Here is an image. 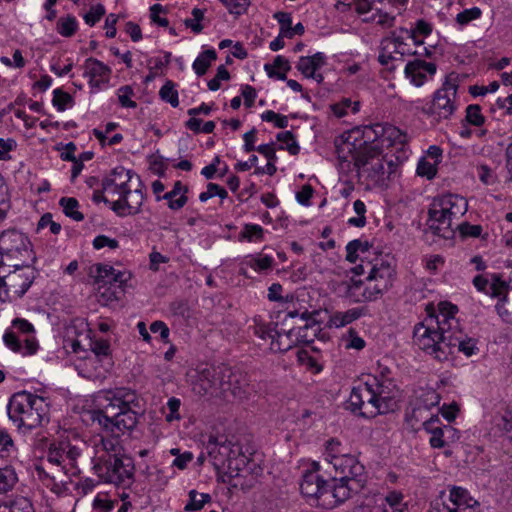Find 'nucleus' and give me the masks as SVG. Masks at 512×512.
I'll use <instances>...</instances> for the list:
<instances>
[{
    "label": "nucleus",
    "instance_id": "obj_21",
    "mask_svg": "<svg viewBox=\"0 0 512 512\" xmlns=\"http://www.w3.org/2000/svg\"><path fill=\"white\" fill-rule=\"evenodd\" d=\"M331 464L336 471H340L343 474L342 477L366 480L364 466L353 455L345 453L335 457Z\"/></svg>",
    "mask_w": 512,
    "mask_h": 512
},
{
    "label": "nucleus",
    "instance_id": "obj_37",
    "mask_svg": "<svg viewBox=\"0 0 512 512\" xmlns=\"http://www.w3.org/2000/svg\"><path fill=\"white\" fill-rule=\"evenodd\" d=\"M90 349L97 361L106 360V365L110 366V343L105 339H91Z\"/></svg>",
    "mask_w": 512,
    "mask_h": 512
},
{
    "label": "nucleus",
    "instance_id": "obj_12",
    "mask_svg": "<svg viewBox=\"0 0 512 512\" xmlns=\"http://www.w3.org/2000/svg\"><path fill=\"white\" fill-rule=\"evenodd\" d=\"M458 85V74L447 75L442 86L435 91L431 104L423 108V112L436 121L449 119L457 110Z\"/></svg>",
    "mask_w": 512,
    "mask_h": 512
},
{
    "label": "nucleus",
    "instance_id": "obj_10",
    "mask_svg": "<svg viewBox=\"0 0 512 512\" xmlns=\"http://www.w3.org/2000/svg\"><path fill=\"white\" fill-rule=\"evenodd\" d=\"M395 267V260L389 254H380L373 258L366 277L367 285L362 293L364 300H376L392 286L396 275Z\"/></svg>",
    "mask_w": 512,
    "mask_h": 512
},
{
    "label": "nucleus",
    "instance_id": "obj_49",
    "mask_svg": "<svg viewBox=\"0 0 512 512\" xmlns=\"http://www.w3.org/2000/svg\"><path fill=\"white\" fill-rule=\"evenodd\" d=\"M264 230L258 224H245L243 227L240 237L246 239L249 242L258 241L263 238Z\"/></svg>",
    "mask_w": 512,
    "mask_h": 512
},
{
    "label": "nucleus",
    "instance_id": "obj_1",
    "mask_svg": "<svg viewBox=\"0 0 512 512\" xmlns=\"http://www.w3.org/2000/svg\"><path fill=\"white\" fill-rule=\"evenodd\" d=\"M92 470L99 481L116 486L133 482L135 465L117 436H100L93 442Z\"/></svg>",
    "mask_w": 512,
    "mask_h": 512
},
{
    "label": "nucleus",
    "instance_id": "obj_55",
    "mask_svg": "<svg viewBox=\"0 0 512 512\" xmlns=\"http://www.w3.org/2000/svg\"><path fill=\"white\" fill-rule=\"evenodd\" d=\"M461 122L466 123V125L480 127V105H469L466 108V116Z\"/></svg>",
    "mask_w": 512,
    "mask_h": 512
},
{
    "label": "nucleus",
    "instance_id": "obj_8",
    "mask_svg": "<svg viewBox=\"0 0 512 512\" xmlns=\"http://www.w3.org/2000/svg\"><path fill=\"white\" fill-rule=\"evenodd\" d=\"M35 262L36 255L28 236L16 229L0 233V267L21 268Z\"/></svg>",
    "mask_w": 512,
    "mask_h": 512
},
{
    "label": "nucleus",
    "instance_id": "obj_52",
    "mask_svg": "<svg viewBox=\"0 0 512 512\" xmlns=\"http://www.w3.org/2000/svg\"><path fill=\"white\" fill-rule=\"evenodd\" d=\"M134 91L131 86L125 85L118 89V100L122 107L136 108L137 103L131 99Z\"/></svg>",
    "mask_w": 512,
    "mask_h": 512
},
{
    "label": "nucleus",
    "instance_id": "obj_63",
    "mask_svg": "<svg viewBox=\"0 0 512 512\" xmlns=\"http://www.w3.org/2000/svg\"><path fill=\"white\" fill-rule=\"evenodd\" d=\"M93 247L96 250L102 249L104 247H109L110 249H116L119 247V242L116 239L109 238L106 235H98L93 240Z\"/></svg>",
    "mask_w": 512,
    "mask_h": 512
},
{
    "label": "nucleus",
    "instance_id": "obj_61",
    "mask_svg": "<svg viewBox=\"0 0 512 512\" xmlns=\"http://www.w3.org/2000/svg\"><path fill=\"white\" fill-rule=\"evenodd\" d=\"M49 227L52 234H59L61 231V225L52 220V215L50 213L44 214L37 225V230L43 229L45 227Z\"/></svg>",
    "mask_w": 512,
    "mask_h": 512
},
{
    "label": "nucleus",
    "instance_id": "obj_34",
    "mask_svg": "<svg viewBox=\"0 0 512 512\" xmlns=\"http://www.w3.org/2000/svg\"><path fill=\"white\" fill-rule=\"evenodd\" d=\"M493 423V429H497L495 434L499 432L500 436L512 442V410H505L503 413L494 416Z\"/></svg>",
    "mask_w": 512,
    "mask_h": 512
},
{
    "label": "nucleus",
    "instance_id": "obj_7",
    "mask_svg": "<svg viewBox=\"0 0 512 512\" xmlns=\"http://www.w3.org/2000/svg\"><path fill=\"white\" fill-rule=\"evenodd\" d=\"M10 420L19 428L34 429L48 421V404L43 397L27 391L12 395L7 405Z\"/></svg>",
    "mask_w": 512,
    "mask_h": 512
},
{
    "label": "nucleus",
    "instance_id": "obj_23",
    "mask_svg": "<svg viewBox=\"0 0 512 512\" xmlns=\"http://www.w3.org/2000/svg\"><path fill=\"white\" fill-rule=\"evenodd\" d=\"M436 72V65L432 62L414 60L406 64L405 75L415 86H421L426 81V73L433 75Z\"/></svg>",
    "mask_w": 512,
    "mask_h": 512
},
{
    "label": "nucleus",
    "instance_id": "obj_44",
    "mask_svg": "<svg viewBox=\"0 0 512 512\" xmlns=\"http://www.w3.org/2000/svg\"><path fill=\"white\" fill-rule=\"evenodd\" d=\"M277 140L286 144V146H280V149H286L291 155H297L300 152V146L298 145L294 134L291 131H284L277 134Z\"/></svg>",
    "mask_w": 512,
    "mask_h": 512
},
{
    "label": "nucleus",
    "instance_id": "obj_62",
    "mask_svg": "<svg viewBox=\"0 0 512 512\" xmlns=\"http://www.w3.org/2000/svg\"><path fill=\"white\" fill-rule=\"evenodd\" d=\"M230 13L240 15L246 10L249 4L248 0H220Z\"/></svg>",
    "mask_w": 512,
    "mask_h": 512
},
{
    "label": "nucleus",
    "instance_id": "obj_54",
    "mask_svg": "<svg viewBox=\"0 0 512 512\" xmlns=\"http://www.w3.org/2000/svg\"><path fill=\"white\" fill-rule=\"evenodd\" d=\"M105 8L102 4L92 6L84 15V21L89 26H94L105 15Z\"/></svg>",
    "mask_w": 512,
    "mask_h": 512
},
{
    "label": "nucleus",
    "instance_id": "obj_51",
    "mask_svg": "<svg viewBox=\"0 0 512 512\" xmlns=\"http://www.w3.org/2000/svg\"><path fill=\"white\" fill-rule=\"evenodd\" d=\"M214 196H218L221 199H225L227 198L228 193L222 186L216 183H208L207 190L199 195V200L201 202H206L208 199Z\"/></svg>",
    "mask_w": 512,
    "mask_h": 512
},
{
    "label": "nucleus",
    "instance_id": "obj_41",
    "mask_svg": "<svg viewBox=\"0 0 512 512\" xmlns=\"http://www.w3.org/2000/svg\"><path fill=\"white\" fill-rule=\"evenodd\" d=\"M374 10L375 12L363 19L365 22H374L384 28L392 27L394 25L395 16L383 11L382 9L376 8Z\"/></svg>",
    "mask_w": 512,
    "mask_h": 512
},
{
    "label": "nucleus",
    "instance_id": "obj_53",
    "mask_svg": "<svg viewBox=\"0 0 512 512\" xmlns=\"http://www.w3.org/2000/svg\"><path fill=\"white\" fill-rule=\"evenodd\" d=\"M436 165V162L430 163L426 159L422 158L417 165V174L431 180L437 173Z\"/></svg>",
    "mask_w": 512,
    "mask_h": 512
},
{
    "label": "nucleus",
    "instance_id": "obj_30",
    "mask_svg": "<svg viewBox=\"0 0 512 512\" xmlns=\"http://www.w3.org/2000/svg\"><path fill=\"white\" fill-rule=\"evenodd\" d=\"M227 470L230 477H239L244 472L252 470L250 468V460L238 450H235V454H231L226 462Z\"/></svg>",
    "mask_w": 512,
    "mask_h": 512
},
{
    "label": "nucleus",
    "instance_id": "obj_15",
    "mask_svg": "<svg viewBox=\"0 0 512 512\" xmlns=\"http://www.w3.org/2000/svg\"><path fill=\"white\" fill-rule=\"evenodd\" d=\"M221 374V395L224 397L231 395L239 400H242L249 395L250 385L246 373L222 366Z\"/></svg>",
    "mask_w": 512,
    "mask_h": 512
},
{
    "label": "nucleus",
    "instance_id": "obj_4",
    "mask_svg": "<svg viewBox=\"0 0 512 512\" xmlns=\"http://www.w3.org/2000/svg\"><path fill=\"white\" fill-rule=\"evenodd\" d=\"M430 305L427 306L428 317L425 321L415 325L413 330V343L427 354L439 360L444 336L450 334V330L456 327V305L441 301L438 303V314L430 312ZM434 311V309L432 308Z\"/></svg>",
    "mask_w": 512,
    "mask_h": 512
},
{
    "label": "nucleus",
    "instance_id": "obj_58",
    "mask_svg": "<svg viewBox=\"0 0 512 512\" xmlns=\"http://www.w3.org/2000/svg\"><path fill=\"white\" fill-rule=\"evenodd\" d=\"M334 486V478L329 480L324 479L323 485H321V493L319 496H316V499L323 500L324 503L332 505L333 504V487Z\"/></svg>",
    "mask_w": 512,
    "mask_h": 512
},
{
    "label": "nucleus",
    "instance_id": "obj_13",
    "mask_svg": "<svg viewBox=\"0 0 512 512\" xmlns=\"http://www.w3.org/2000/svg\"><path fill=\"white\" fill-rule=\"evenodd\" d=\"M348 404L354 414L365 418H373L389 411L388 405L378 403L372 386H369L368 383L352 389Z\"/></svg>",
    "mask_w": 512,
    "mask_h": 512
},
{
    "label": "nucleus",
    "instance_id": "obj_26",
    "mask_svg": "<svg viewBox=\"0 0 512 512\" xmlns=\"http://www.w3.org/2000/svg\"><path fill=\"white\" fill-rule=\"evenodd\" d=\"M326 64V56L322 52H317L312 56H302L296 65V68L301 74L309 78L313 76L317 70Z\"/></svg>",
    "mask_w": 512,
    "mask_h": 512
},
{
    "label": "nucleus",
    "instance_id": "obj_32",
    "mask_svg": "<svg viewBox=\"0 0 512 512\" xmlns=\"http://www.w3.org/2000/svg\"><path fill=\"white\" fill-rule=\"evenodd\" d=\"M364 315V308L355 307L347 311H336L330 317L331 325L340 328L344 327Z\"/></svg>",
    "mask_w": 512,
    "mask_h": 512
},
{
    "label": "nucleus",
    "instance_id": "obj_17",
    "mask_svg": "<svg viewBox=\"0 0 512 512\" xmlns=\"http://www.w3.org/2000/svg\"><path fill=\"white\" fill-rule=\"evenodd\" d=\"M221 367H206L197 372L192 390L199 396L221 394Z\"/></svg>",
    "mask_w": 512,
    "mask_h": 512
},
{
    "label": "nucleus",
    "instance_id": "obj_43",
    "mask_svg": "<svg viewBox=\"0 0 512 512\" xmlns=\"http://www.w3.org/2000/svg\"><path fill=\"white\" fill-rule=\"evenodd\" d=\"M159 96L172 107H177L179 105L178 91L175 89V85L171 80L166 81V83L161 87Z\"/></svg>",
    "mask_w": 512,
    "mask_h": 512
},
{
    "label": "nucleus",
    "instance_id": "obj_47",
    "mask_svg": "<svg viewBox=\"0 0 512 512\" xmlns=\"http://www.w3.org/2000/svg\"><path fill=\"white\" fill-rule=\"evenodd\" d=\"M333 113L341 118L347 114V110L351 108L353 113L359 111V102H352L349 98H344L340 102L331 106Z\"/></svg>",
    "mask_w": 512,
    "mask_h": 512
},
{
    "label": "nucleus",
    "instance_id": "obj_28",
    "mask_svg": "<svg viewBox=\"0 0 512 512\" xmlns=\"http://www.w3.org/2000/svg\"><path fill=\"white\" fill-rule=\"evenodd\" d=\"M372 386V391L374 392L378 403H383L388 405L390 408V403L394 398V391L396 389V384L393 380H377L373 381V383L368 384Z\"/></svg>",
    "mask_w": 512,
    "mask_h": 512
},
{
    "label": "nucleus",
    "instance_id": "obj_38",
    "mask_svg": "<svg viewBox=\"0 0 512 512\" xmlns=\"http://www.w3.org/2000/svg\"><path fill=\"white\" fill-rule=\"evenodd\" d=\"M17 482L18 477L13 467H0V494L11 491Z\"/></svg>",
    "mask_w": 512,
    "mask_h": 512
},
{
    "label": "nucleus",
    "instance_id": "obj_16",
    "mask_svg": "<svg viewBox=\"0 0 512 512\" xmlns=\"http://www.w3.org/2000/svg\"><path fill=\"white\" fill-rule=\"evenodd\" d=\"M320 315V311L314 310L308 312L307 310L299 314L297 310L289 311L288 317L295 318L300 316V323L297 327L292 328V334H294L297 342L311 343L320 331V321L317 317Z\"/></svg>",
    "mask_w": 512,
    "mask_h": 512
},
{
    "label": "nucleus",
    "instance_id": "obj_48",
    "mask_svg": "<svg viewBox=\"0 0 512 512\" xmlns=\"http://www.w3.org/2000/svg\"><path fill=\"white\" fill-rule=\"evenodd\" d=\"M346 452L338 439L332 438L326 442L325 459L331 464L335 457H339Z\"/></svg>",
    "mask_w": 512,
    "mask_h": 512
},
{
    "label": "nucleus",
    "instance_id": "obj_35",
    "mask_svg": "<svg viewBox=\"0 0 512 512\" xmlns=\"http://www.w3.org/2000/svg\"><path fill=\"white\" fill-rule=\"evenodd\" d=\"M361 132L363 140L356 144V147H365L366 145H372L371 143L378 139L383 140L384 128L381 123L364 126Z\"/></svg>",
    "mask_w": 512,
    "mask_h": 512
},
{
    "label": "nucleus",
    "instance_id": "obj_29",
    "mask_svg": "<svg viewBox=\"0 0 512 512\" xmlns=\"http://www.w3.org/2000/svg\"><path fill=\"white\" fill-rule=\"evenodd\" d=\"M324 478L314 472H305L302 476L300 483L301 493L305 497L316 498L321 493V485H323Z\"/></svg>",
    "mask_w": 512,
    "mask_h": 512
},
{
    "label": "nucleus",
    "instance_id": "obj_2",
    "mask_svg": "<svg viewBox=\"0 0 512 512\" xmlns=\"http://www.w3.org/2000/svg\"><path fill=\"white\" fill-rule=\"evenodd\" d=\"M105 404L101 409L88 412L93 423H97L110 436H120L126 431L133 430L137 423L140 410V401L134 391L117 389L107 392L104 396Z\"/></svg>",
    "mask_w": 512,
    "mask_h": 512
},
{
    "label": "nucleus",
    "instance_id": "obj_59",
    "mask_svg": "<svg viewBox=\"0 0 512 512\" xmlns=\"http://www.w3.org/2000/svg\"><path fill=\"white\" fill-rule=\"evenodd\" d=\"M181 406L180 399L176 397H171L167 401V408L169 410V413L166 415V421L167 422H173L175 420H180L181 416L179 413V409Z\"/></svg>",
    "mask_w": 512,
    "mask_h": 512
},
{
    "label": "nucleus",
    "instance_id": "obj_9",
    "mask_svg": "<svg viewBox=\"0 0 512 512\" xmlns=\"http://www.w3.org/2000/svg\"><path fill=\"white\" fill-rule=\"evenodd\" d=\"M85 448L86 442L78 434L71 433L59 441L50 443L47 451V463L63 468L65 475H78L80 474L78 461Z\"/></svg>",
    "mask_w": 512,
    "mask_h": 512
},
{
    "label": "nucleus",
    "instance_id": "obj_3",
    "mask_svg": "<svg viewBox=\"0 0 512 512\" xmlns=\"http://www.w3.org/2000/svg\"><path fill=\"white\" fill-rule=\"evenodd\" d=\"M351 136L337 145L339 170L341 173H354L358 182L366 185H378L385 181L384 159L381 150L374 145L356 147L357 137Z\"/></svg>",
    "mask_w": 512,
    "mask_h": 512
},
{
    "label": "nucleus",
    "instance_id": "obj_19",
    "mask_svg": "<svg viewBox=\"0 0 512 512\" xmlns=\"http://www.w3.org/2000/svg\"><path fill=\"white\" fill-rule=\"evenodd\" d=\"M366 480L348 478V477H334L333 489V505L345 502L352 497L353 494L362 493L364 491Z\"/></svg>",
    "mask_w": 512,
    "mask_h": 512
},
{
    "label": "nucleus",
    "instance_id": "obj_27",
    "mask_svg": "<svg viewBox=\"0 0 512 512\" xmlns=\"http://www.w3.org/2000/svg\"><path fill=\"white\" fill-rule=\"evenodd\" d=\"M188 191V187L183 185L181 181L174 183L173 189L163 196H158L157 201L164 199L168 201V207L172 210H179L187 203V196L185 195Z\"/></svg>",
    "mask_w": 512,
    "mask_h": 512
},
{
    "label": "nucleus",
    "instance_id": "obj_39",
    "mask_svg": "<svg viewBox=\"0 0 512 512\" xmlns=\"http://www.w3.org/2000/svg\"><path fill=\"white\" fill-rule=\"evenodd\" d=\"M59 204L67 217L75 221H82L84 219V215L78 211L79 203L77 199L73 197H62L59 200Z\"/></svg>",
    "mask_w": 512,
    "mask_h": 512
},
{
    "label": "nucleus",
    "instance_id": "obj_24",
    "mask_svg": "<svg viewBox=\"0 0 512 512\" xmlns=\"http://www.w3.org/2000/svg\"><path fill=\"white\" fill-rule=\"evenodd\" d=\"M34 469L38 479L47 487H51V490H54V486L58 487V482H63L61 479V476L65 475L63 473V468L48 464L47 460L36 464Z\"/></svg>",
    "mask_w": 512,
    "mask_h": 512
},
{
    "label": "nucleus",
    "instance_id": "obj_60",
    "mask_svg": "<svg viewBox=\"0 0 512 512\" xmlns=\"http://www.w3.org/2000/svg\"><path fill=\"white\" fill-rule=\"evenodd\" d=\"M12 327L27 337H34L35 332L33 325L26 319L16 318L12 321Z\"/></svg>",
    "mask_w": 512,
    "mask_h": 512
},
{
    "label": "nucleus",
    "instance_id": "obj_46",
    "mask_svg": "<svg viewBox=\"0 0 512 512\" xmlns=\"http://www.w3.org/2000/svg\"><path fill=\"white\" fill-rule=\"evenodd\" d=\"M383 128L384 133L382 142L385 140L399 144H404L406 142V134L403 133L399 128L388 124H383Z\"/></svg>",
    "mask_w": 512,
    "mask_h": 512
},
{
    "label": "nucleus",
    "instance_id": "obj_64",
    "mask_svg": "<svg viewBox=\"0 0 512 512\" xmlns=\"http://www.w3.org/2000/svg\"><path fill=\"white\" fill-rule=\"evenodd\" d=\"M455 231L459 230L460 234L462 236H473V237H479L480 236V225H470L467 222H458L455 224Z\"/></svg>",
    "mask_w": 512,
    "mask_h": 512
},
{
    "label": "nucleus",
    "instance_id": "obj_22",
    "mask_svg": "<svg viewBox=\"0 0 512 512\" xmlns=\"http://www.w3.org/2000/svg\"><path fill=\"white\" fill-rule=\"evenodd\" d=\"M206 449L215 467L224 466L231 454H235V450L231 447V442L227 440L219 441L215 437L209 438Z\"/></svg>",
    "mask_w": 512,
    "mask_h": 512
},
{
    "label": "nucleus",
    "instance_id": "obj_5",
    "mask_svg": "<svg viewBox=\"0 0 512 512\" xmlns=\"http://www.w3.org/2000/svg\"><path fill=\"white\" fill-rule=\"evenodd\" d=\"M133 176L134 173L131 170L118 166L102 180L103 191L112 197H117L110 203V208L120 217L140 213L145 199L141 187L131 188Z\"/></svg>",
    "mask_w": 512,
    "mask_h": 512
},
{
    "label": "nucleus",
    "instance_id": "obj_11",
    "mask_svg": "<svg viewBox=\"0 0 512 512\" xmlns=\"http://www.w3.org/2000/svg\"><path fill=\"white\" fill-rule=\"evenodd\" d=\"M28 266L13 268L0 267V301H14L21 298L36 278V273Z\"/></svg>",
    "mask_w": 512,
    "mask_h": 512
},
{
    "label": "nucleus",
    "instance_id": "obj_45",
    "mask_svg": "<svg viewBox=\"0 0 512 512\" xmlns=\"http://www.w3.org/2000/svg\"><path fill=\"white\" fill-rule=\"evenodd\" d=\"M52 103L58 111H64L73 105L74 100L70 94L57 88L53 91Z\"/></svg>",
    "mask_w": 512,
    "mask_h": 512
},
{
    "label": "nucleus",
    "instance_id": "obj_57",
    "mask_svg": "<svg viewBox=\"0 0 512 512\" xmlns=\"http://www.w3.org/2000/svg\"><path fill=\"white\" fill-rule=\"evenodd\" d=\"M247 264L256 271H267L272 268L273 258L268 255L251 258Z\"/></svg>",
    "mask_w": 512,
    "mask_h": 512
},
{
    "label": "nucleus",
    "instance_id": "obj_40",
    "mask_svg": "<svg viewBox=\"0 0 512 512\" xmlns=\"http://www.w3.org/2000/svg\"><path fill=\"white\" fill-rule=\"evenodd\" d=\"M77 29L78 22L72 15L60 17L56 23V30L63 37H72Z\"/></svg>",
    "mask_w": 512,
    "mask_h": 512
},
{
    "label": "nucleus",
    "instance_id": "obj_20",
    "mask_svg": "<svg viewBox=\"0 0 512 512\" xmlns=\"http://www.w3.org/2000/svg\"><path fill=\"white\" fill-rule=\"evenodd\" d=\"M111 68L96 58H88L84 63V76L89 78V85L94 90H100L107 84L111 75Z\"/></svg>",
    "mask_w": 512,
    "mask_h": 512
},
{
    "label": "nucleus",
    "instance_id": "obj_50",
    "mask_svg": "<svg viewBox=\"0 0 512 512\" xmlns=\"http://www.w3.org/2000/svg\"><path fill=\"white\" fill-rule=\"evenodd\" d=\"M0 512H35L32 502L24 497L14 500L10 506L0 509Z\"/></svg>",
    "mask_w": 512,
    "mask_h": 512
},
{
    "label": "nucleus",
    "instance_id": "obj_31",
    "mask_svg": "<svg viewBox=\"0 0 512 512\" xmlns=\"http://www.w3.org/2000/svg\"><path fill=\"white\" fill-rule=\"evenodd\" d=\"M275 337H272L270 342V350L276 352H286L297 343L292 328L288 332H280L275 330Z\"/></svg>",
    "mask_w": 512,
    "mask_h": 512
},
{
    "label": "nucleus",
    "instance_id": "obj_42",
    "mask_svg": "<svg viewBox=\"0 0 512 512\" xmlns=\"http://www.w3.org/2000/svg\"><path fill=\"white\" fill-rule=\"evenodd\" d=\"M211 500V496L206 493H198L196 490L189 492V502L185 505V511H197L203 508L205 503Z\"/></svg>",
    "mask_w": 512,
    "mask_h": 512
},
{
    "label": "nucleus",
    "instance_id": "obj_18",
    "mask_svg": "<svg viewBox=\"0 0 512 512\" xmlns=\"http://www.w3.org/2000/svg\"><path fill=\"white\" fill-rule=\"evenodd\" d=\"M444 344H442V349L439 356V361H444L448 359V356L454 353V349H458V351L463 352L466 356H471L474 354L476 349V343L471 339L468 341L464 340V335L461 329L459 328L458 320L456 319V327L450 330V334L444 336Z\"/></svg>",
    "mask_w": 512,
    "mask_h": 512
},
{
    "label": "nucleus",
    "instance_id": "obj_56",
    "mask_svg": "<svg viewBox=\"0 0 512 512\" xmlns=\"http://www.w3.org/2000/svg\"><path fill=\"white\" fill-rule=\"evenodd\" d=\"M480 17V8L473 7L470 9H465L462 12L458 13L456 16V22L460 26H465L469 24L472 20L478 19Z\"/></svg>",
    "mask_w": 512,
    "mask_h": 512
},
{
    "label": "nucleus",
    "instance_id": "obj_33",
    "mask_svg": "<svg viewBox=\"0 0 512 512\" xmlns=\"http://www.w3.org/2000/svg\"><path fill=\"white\" fill-rule=\"evenodd\" d=\"M432 24L419 19L416 21L414 28L402 29L409 38L413 40L414 45L419 46L424 43L423 38L429 36L432 33Z\"/></svg>",
    "mask_w": 512,
    "mask_h": 512
},
{
    "label": "nucleus",
    "instance_id": "obj_6",
    "mask_svg": "<svg viewBox=\"0 0 512 512\" xmlns=\"http://www.w3.org/2000/svg\"><path fill=\"white\" fill-rule=\"evenodd\" d=\"M468 209L467 200L456 194H446L435 198L429 209L428 229L444 239L455 235V224Z\"/></svg>",
    "mask_w": 512,
    "mask_h": 512
},
{
    "label": "nucleus",
    "instance_id": "obj_14",
    "mask_svg": "<svg viewBox=\"0 0 512 512\" xmlns=\"http://www.w3.org/2000/svg\"><path fill=\"white\" fill-rule=\"evenodd\" d=\"M359 512H405L403 495L398 491H390L386 495L379 492L366 493Z\"/></svg>",
    "mask_w": 512,
    "mask_h": 512
},
{
    "label": "nucleus",
    "instance_id": "obj_36",
    "mask_svg": "<svg viewBox=\"0 0 512 512\" xmlns=\"http://www.w3.org/2000/svg\"><path fill=\"white\" fill-rule=\"evenodd\" d=\"M217 54L214 49H208L199 54V56L193 62V70L198 76H203L211 63L216 60Z\"/></svg>",
    "mask_w": 512,
    "mask_h": 512
},
{
    "label": "nucleus",
    "instance_id": "obj_25",
    "mask_svg": "<svg viewBox=\"0 0 512 512\" xmlns=\"http://www.w3.org/2000/svg\"><path fill=\"white\" fill-rule=\"evenodd\" d=\"M5 345L14 352L21 353L23 355H33L38 350V343L35 337H26L22 345L13 331L7 330L3 336Z\"/></svg>",
    "mask_w": 512,
    "mask_h": 512
}]
</instances>
